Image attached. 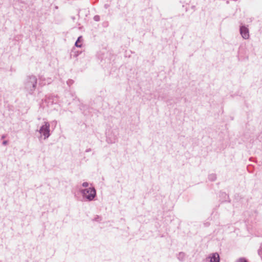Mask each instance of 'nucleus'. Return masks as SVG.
<instances>
[{"label":"nucleus","mask_w":262,"mask_h":262,"mask_svg":"<svg viewBox=\"0 0 262 262\" xmlns=\"http://www.w3.org/2000/svg\"><path fill=\"white\" fill-rule=\"evenodd\" d=\"M216 175L214 173H212L209 175L208 179L211 181H214L216 180Z\"/></svg>","instance_id":"nucleus-7"},{"label":"nucleus","mask_w":262,"mask_h":262,"mask_svg":"<svg viewBox=\"0 0 262 262\" xmlns=\"http://www.w3.org/2000/svg\"><path fill=\"white\" fill-rule=\"evenodd\" d=\"M83 198L86 201H92L96 196V191L94 187H89L80 190Z\"/></svg>","instance_id":"nucleus-2"},{"label":"nucleus","mask_w":262,"mask_h":262,"mask_svg":"<svg viewBox=\"0 0 262 262\" xmlns=\"http://www.w3.org/2000/svg\"><path fill=\"white\" fill-rule=\"evenodd\" d=\"M235 262H248V261L245 258L241 257V258H239L238 259H237Z\"/></svg>","instance_id":"nucleus-9"},{"label":"nucleus","mask_w":262,"mask_h":262,"mask_svg":"<svg viewBox=\"0 0 262 262\" xmlns=\"http://www.w3.org/2000/svg\"><path fill=\"white\" fill-rule=\"evenodd\" d=\"M185 253H183V252H180L178 254V258L179 259H180V260L182 261L184 260V257H185Z\"/></svg>","instance_id":"nucleus-6"},{"label":"nucleus","mask_w":262,"mask_h":262,"mask_svg":"<svg viewBox=\"0 0 262 262\" xmlns=\"http://www.w3.org/2000/svg\"><path fill=\"white\" fill-rule=\"evenodd\" d=\"M69 83H71V82H69V81H68V84H69Z\"/></svg>","instance_id":"nucleus-17"},{"label":"nucleus","mask_w":262,"mask_h":262,"mask_svg":"<svg viewBox=\"0 0 262 262\" xmlns=\"http://www.w3.org/2000/svg\"><path fill=\"white\" fill-rule=\"evenodd\" d=\"M208 258L210 259V262H220V256L217 253L211 254Z\"/></svg>","instance_id":"nucleus-5"},{"label":"nucleus","mask_w":262,"mask_h":262,"mask_svg":"<svg viewBox=\"0 0 262 262\" xmlns=\"http://www.w3.org/2000/svg\"><path fill=\"white\" fill-rule=\"evenodd\" d=\"M81 38V37L80 36L78 38V39L77 40V41H76L75 42V46H76L77 47H81V45H79L78 43V42L80 41V39Z\"/></svg>","instance_id":"nucleus-8"},{"label":"nucleus","mask_w":262,"mask_h":262,"mask_svg":"<svg viewBox=\"0 0 262 262\" xmlns=\"http://www.w3.org/2000/svg\"><path fill=\"white\" fill-rule=\"evenodd\" d=\"M7 144H8V141H7V140L4 141L3 142V144L4 145H7Z\"/></svg>","instance_id":"nucleus-12"},{"label":"nucleus","mask_w":262,"mask_h":262,"mask_svg":"<svg viewBox=\"0 0 262 262\" xmlns=\"http://www.w3.org/2000/svg\"><path fill=\"white\" fill-rule=\"evenodd\" d=\"M55 8H56V9H58V7H57V6H56V7H55Z\"/></svg>","instance_id":"nucleus-18"},{"label":"nucleus","mask_w":262,"mask_h":262,"mask_svg":"<svg viewBox=\"0 0 262 262\" xmlns=\"http://www.w3.org/2000/svg\"><path fill=\"white\" fill-rule=\"evenodd\" d=\"M89 185V184L88 183V182H83L82 184V186L83 187H88Z\"/></svg>","instance_id":"nucleus-11"},{"label":"nucleus","mask_w":262,"mask_h":262,"mask_svg":"<svg viewBox=\"0 0 262 262\" xmlns=\"http://www.w3.org/2000/svg\"><path fill=\"white\" fill-rule=\"evenodd\" d=\"M98 218H99V216H98L97 218L95 219V221H97Z\"/></svg>","instance_id":"nucleus-15"},{"label":"nucleus","mask_w":262,"mask_h":262,"mask_svg":"<svg viewBox=\"0 0 262 262\" xmlns=\"http://www.w3.org/2000/svg\"><path fill=\"white\" fill-rule=\"evenodd\" d=\"M98 218H99V216H98L97 218L95 219V221H97Z\"/></svg>","instance_id":"nucleus-16"},{"label":"nucleus","mask_w":262,"mask_h":262,"mask_svg":"<svg viewBox=\"0 0 262 262\" xmlns=\"http://www.w3.org/2000/svg\"><path fill=\"white\" fill-rule=\"evenodd\" d=\"M38 131L40 134H42L44 136V139L48 138L50 136L49 123L45 122V124L42 125L40 127Z\"/></svg>","instance_id":"nucleus-3"},{"label":"nucleus","mask_w":262,"mask_h":262,"mask_svg":"<svg viewBox=\"0 0 262 262\" xmlns=\"http://www.w3.org/2000/svg\"><path fill=\"white\" fill-rule=\"evenodd\" d=\"M37 83V79L33 75L28 76L24 81V88L25 90L29 94H32L36 89Z\"/></svg>","instance_id":"nucleus-1"},{"label":"nucleus","mask_w":262,"mask_h":262,"mask_svg":"<svg viewBox=\"0 0 262 262\" xmlns=\"http://www.w3.org/2000/svg\"><path fill=\"white\" fill-rule=\"evenodd\" d=\"M94 20L96 21H98L100 20V17L99 15H95L94 17Z\"/></svg>","instance_id":"nucleus-10"},{"label":"nucleus","mask_w":262,"mask_h":262,"mask_svg":"<svg viewBox=\"0 0 262 262\" xmlns=\"http://www.w3.org/2000/svg\"><path fill=\"white\" fill-rule=\"evenodd\" d=\"M240 33L244 39H247L249 38V30L245 26H242L240 27Z\"/></svg>","instance_id":"nucleus-4"},{"label":"nucleus","mask_w":262,"mask_h":262,"mask_svg":"<svg viewBox=\"0 0 262 262\" xmlns=\"http://www.w3.org/2000/svg\"><path fill=\"white\" fill-rule=\"evenodd\" d=\"M6 138V136H5V135H3V136H2V139H4V138Z\"/></svg>","instance_id":"nucleus-14"},{"label":"nucleus","mask_w":262,"mask_h":262,"mask_svg":"<svg viewBox=\"0 0 262 262\" xmlns=\"http://www.w3.org/2000/svg\"><path fill=\"white\" fill-rule=\"evenodd\" d=\"M91 150V148H89V149H87L85 150V151H86V152H89V151H90Z\"/></svg>","instance_id":"nucleus-13"}]
</instances>
